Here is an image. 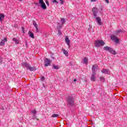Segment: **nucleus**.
I'll return each mask as SVG.
<instances>
[{
    "label": "nucleus",
    "mask_w": 127,
    "mask_h": 127,
    "mask_svg": "<svg viewBox=\"0 0 127 127\" xmlns=\"http://www.w3.org/2000/svg\"><path fill=\"white\" fill-rule=\"evenodd\" d=\"M0 62H1V58L0 57Z\"/></svg>",
    "instance_id": "79ce46f5"
},
{
    "label": "nucleus",
    "mask_w": 127,
    "mask_h": 127,
    "mask_svg": "<svg viewBox=\"0 0 127 127\" xmlns=\"http://www.w3.org/2000/svg\"><path fill=\"white\" fill-rule=\"evenodd\" d=\"M50 63H51V61L48 60V59L46 58L44 60V65L45 67H48L50 65Z\"/></svg>",
    "instance_id": "423d86ee"
},
{
    "label": "nucleus",
    "mask_w": 127,
    "mask_h": 127,
    "mask_svg": "<svg viewBox=\"0 0 127 127\" xmlns=\"http://www.w3.org/2000/svg\"><path fill=\"white\" fill-rule=\"evenodd\" d=\"M45 80V77L44 76H42V79H41V81H42V82H44V80Z\"/></svg>",
    "instance_id": "7c9ffc66"
},
{
    "label": "nucleus",
    "mask_w": 127,
    "mask_h": 127,
    "mask_svg": "<svg viewBox=\"0 0 127 127\" xmlns=\"http://www.w3.org/2000/svg\"><path fill=\"white\" fill-rule=\"evenodd\" d=\"M103 49H104V50H106V51H109V52L110 51H112V48L108 46L104 47L103 48Z\"/></svg>",
    "instance_id": "ddd939ff"
},
{
    "label": "nucleus",
    "mask_w": 127,
    "mask_h": 127,
    "mask_svg": "<svg viewBox=\"0 0 127 127\" xmlns=\"http://www.w3.org/2000/svg\"><path fill=\"white\" fill-rule=\"evenodd\" d=\"M91 81L95 82L96 81V73H92L91 76Z\"/></svg>",
    "instance_id": "9b49d317"
},
{
    "label": "nucleus",
    "mask_w": 127,
    "mask_h": 127,
    "mask_svg": "<svg viewBox=\"0 0 127 127\" xmlns=\"http://www.w3.org/2000/svg\"><path fill=\"white\" fill-rule=\"evenodd\" d=\"M58 35H60V36L62 35V33L61 32V30H58Z\"/></svg>",
    "instance_id": "cd10ccee"
},
{
    "label": "nucleus",
    "mask_w": 127,
    "mask_h": 127,
    "mask_svg": "<svg viewBox=\"0 0 127 127\" xmlns=\"http://www.w3.org/2000/svg\"><path fill=\"white\" fill-rule=\"evenodd\" d=\"M7 41V39L6 38H3V39L1 40L0 42V46H3L5 44V42Z\"/></svg>",
    "instance_id": "9d476101"
},
{
    "label": "nucleus",
    "mask_w": 127,
    "mask_h": 127,
    "mask_svg": "<svg viewBox=\"0 0 127 127\" xmlns=\"http://www.w3.org/2000/svg\"><path fill=\"white\" fill-rule=\"evenodd\" d=\"M70 40H69V38H68V37H66L65 43H66L67 45H68V46H70Z\"/></svg>",
    "instance_id": "4468645a"
},
{
    "label": "nucleus",
    "mask_w": 127,
    "mask_h": 127,
    "mask_svg": "<svg viewBox=\"0 0 127 127\" xmlns=\"http://www.w3.org/2000/svg\"><path fill=\"white\" fill-rule=\"evenodd\" d=\"M22 66L23 67H25L27 70L28 69L29 71H35L36 68L34 67H31L30 64H28L27 63H23L21 64Z\"/></svg>",
    "instance_id": "f03ea898"
},
{
    "label": "nucleus",
    "mask_w": 127,
    "mask_h": 127,
    "mask_svg": "<svg viewBox=\"0 0 127 127\" xmlns=\"http://www.w3.org/2000/svg\"><path fill=\"white\" fill-rule=\"evenodd\" d=\"M104 44H105V42L103 40H97L94 42L95 47H101L104 46Z\"/></svg>",
    "instance_id": "7ed1b4c3"
},
{
    "label": "nucleus",
    "mask_w": 127,
    "mask_h": 127,
    "mask_svg": "<svg viewBox=\"0 0 127 127\" xmlns=\"http://www.w3.org/2000/svg\"><path fill=\"white\" fill-rule=\"evenodd\" d=\"M39 3L41 4V7H42L43 9H46V8H47V6H46V4H45L43 0H39Z\"/></svg>",
    "instance_id": "20e7f679"
},
{
    "label": "nucleus",
    "mask_w": 127,
    "mask_h": 127,
    "mask_svg": "<svg viewBox=\"0 0 127 127\" xmlns=\"http://www.w3.org/2000/svg\"><path fill=\"white\" fill-rule=\"evenodd\" d=\"M25 44L26 46H27V41H25Z\"/></svg>",
    "instance_id": "4c0bfd02"
},
{
    "label": "nucleus",
    "mask_w": 127,
    "mask_h": 127,
    "mask_svg": "<svg viewBox=\"0 0 127 127\" xmlns=\"http://www.w3.org/2000/svg\"><path fill=\"white\" fill-rule=\"evenodd\" d=\"M58 117H59V114H53L51 116L52 118H58Z\"/></svg>",
    "instance_id": "aec40b11"
},
{
    "label": "nucleus",
    "mask_w": 127,
    "mask_h": 127,
    "mask_svg": "<svg viewBox=\"0 0 127 127\" xmlns=\"http://www.w3.org/2000/svg\"><path fill=\"white\" fill-rule=\"evenodd\" d=\"M73 81H74V82H76L77 81V80L76 79H74Z\"/></svg>",
    "instance_id": "a19ab883"
},
{
    "label": "nucleus",
    "mask_w": 127,
    "mask_h": 127,
    "mask_svg": "<svg viewBox=\"0 0 127 127\" xmlns=\"http://www.w3.org/2000/svg\"><path fill=\"white\" fill-rule=\"evenodd\" d=\"M36 28V33L39 32V31H40V29L38 28V26H37L36 27H35Z\"/></svg>",
    "instance_id": "412c9836"
},
{
    "label": "nucleus",
    "mask_w": 127,
    "mask_h": 127,
    "mask_svg": "<svg viewBox=\"0 0 127 127\" xmlns=\"http://www.w3.org/2000/svg\"><path fill=\"white\" fill-rule=\"evenodd\" d=\"M105 1H106V2H107V3H109V0H105Z\"/></svg>",
    "instance_id": "e433bc0d"
},
{
    "label": "nucleus",
    "mask_w": 127,
    "mask_h": 127,
    "mask_svg": "<svg viewBox=\"0 0 127 127\" xmlns=\"http://www.w3.org/2000/svg\"><path fill=\"white\" fill-rule=\"evenodd\" d=\"M45 2H46L47 5L48 6H49V1H48V0H46L45 1Z\"/></svg>",
    "instance_id": "c85d7f7f"
},
{
    "label": "nucleus",
    "mask_w": 127,
    "mask_h": 127,
    "mask_svg": "<svg viewBox=\"0 0 127 127\" xmlns=\"http://www.w3.org/2000/svg\"><path fill=\"white\" fill-rule=\"evenodd\" d=\"M12 40L16 44H19V41H18L15 38H13Z\"/></svg>",
    "instance_id": "dca6fc26"
},
{
    "label": "nucleus",
    "mask_w": 127,
    "mask_h": 127,
    "mask_svg": "<svg viewBox=\"0 0 127 127\" xmlns=\"http://www.w3.org/2000/svg\"><path fill=\"white\" fill-rule=\"evenodd\" d=\"M88 58H84V59H83V63L85 64H87V63H88Z\"/></svg>",
    "instance_id": "a211bd4d"
},
{
    "label": "nucleus",
    "mask_w": 127,
    "mask_h": 127,
    "mask_svg": "<svg viewBox=\"0 0 127 127\" xmlns=\"http://www.w3.org/2000/svg\"><path fill=\"white\" fill-rule=\"evenodd\" d=\"M92 11L93 13V16L94 17H96V16H97V14L98 13V8L96 7H94L92 8Z\"/></svg>",
    "instance_id": "0eeeda50"
},
{
    "label": "nucleus",
    "mask_w": 127,
    "mask_h": 127,
    "mask_svg": "<svg viewBox=\"0 0 127 127\" xmlns=\"http://www.w3.org/2000/svg\"><path fill=\"white\" fill-rule=\"evenodd\" d=\"M126 31H123V30H118L117 31H116V34H119V33H121V32H125Z\"/></svg>",
    "instance_id": "4be33fe9"
},
{
    "label": "nucleus",
    "mask_w": 127,
    "mask_h": 127,
    "mask_svg": "<svg viewBox=\"0 0 127 127\" xmlns=\"http://www.w3.org/2000/svg\"><path fill=\"white\" fill-rule=\"evenodd\" d=\"M100 80H104L105 78H104V77L101 76L100 77Z\"/></svg>",
    "instance_id": "c9c22d12"
},
{
    "label": "nucleus",
    "mask_w": 127,
    "mask_h": 127,
    "mask_svg": "<svg viewBox=\"0 0 127 127\" xmlns=\"http://www.w3.org/2000/svg\"><path fill=\"white\" fill-rule=\"evenodd\" d=\"M98 66L96 64H94L92 66V71L93 74H96V70H97V67Z\"/></svg>",
    "instance_id": "1a4fd4ad"
},
{
    "label": "nucleus",
    "mask_w": 127,
    "mask_h": 127,
    "mask_svg": "<svg viewBox=\"0 0 127 127\" xmlns=\"http://www.w3.org/2000/svg\"><path fill=\"white\" fill-rule=\"evenodd\" d=\"M53 67L54 69H56V70H58V69H59V66L58 65H56L55 64H53Z\"/></svg>",
    "instance_id": "6ab92c4d"
},
{
    "label": "nucleus",
    "mask_w": 127,
    "mask_h": 127,
    "mask_svg": "<svg viewBox=\"0 0 127 127\" xmlns=\"http://www.w3.org/2000/svg\"><path fill=\"white\" fill-rule=\"evenodd\" d=\"M32 113L33 114V115L36 114V110H32Z\"/></svg>",
    "instance_id": "c756f323"
},
{
    "label": "nucleus",
    "mask_w": 127,
    "mask_h": 127,
    "mask_svg": "<svg viewBox=\"0 0 127 127\" xmlns=\"http://www.w3.org/2000/svg\"><path fill=\"white\" fill-rule=\"evenodd\" d=\"M53 2L54 3H58V1H57L56 0H53Z\"/></svg>",
    "instance_id": "2f4dec72"
},
{
    "label": "nucleus",
    "mask_w": 127,
    "mask_h": 127,
    "mask_svg": "<svg viewBox=\"0 0 127 127\" xmlns=\"http://www.w3.org/2000/svg\"><path fill=\"white\" fill-rule=\"evenodd\" d=\"M61 1V4H63V3H64V1H63V0H60Z\"/></svg>",
    "instance_id": "473e14b6"
},
{
    "label": "nucleus",
    "mask_w": 127,
    "mask_h": 127,
    "mask_svg": "<svg viewBox=\"0 0 127 127\" xmlns=\"http://www.w3.org/2000/svg\"><path fill=\"white\" fill-rule=\"evenodd\" d=\"M61 21H62V24H65V19L64 18H62L61 19Z\"/></svg>",
    "instance_id": "393cba45"
},
{
    "label": "nucleus",
    "mask_w": 127,
    "mask_h": 127,
    "mask_svg": "<svg viewBox=\"0 0 127 127\" xmlns=\"http://www.w3.org/2000/svg\"><path fill=\"white\" fill-rule=\"evenodd\" d=\"M111 39L114 41L115 43H119V40L117 36L113 35L111 36Z\"/></svg>",
    "instance_id": "39448f33"
},
{
    "label": "nucleus",
    "mask_w": 127,
    "mask_h": 127,
    "mask_svg": "<svg viewBox=\"0 0 127 127\" xmlns=\"http://www.w3.org/2000/svg\"><path fill=\"white\" fill-rule=\"evenodd\" d=\"M62 52H63L64 54V55L66 56V57H67L68 55H69L68 51H66V50L65 49H63Z\"/></svg>",
    "instance_id": "2eb2a0df"
},
{
    "label": "nucleus",
    "mask_w": 127,
    "mask_h": 127,
    "mask_svg": "<svg viewBox=\"0 0 127 127\" xmlns=\"http://www.w3.org/2000/svg\"><path fill=\"white\" fill-rule=\"evenodd\" d=\"M102 73H104V74H107L108 75H110L111 74V72L109 69H103L101 70Z\"/></svg>",
    "instance_id": "6e6552de"
},
{
    "label": "nucleus",
    "mask_w": 127,
    "mask_h": 127,
    "mask_svg": "<svg viewBox=\"0 0 127 127\" xmlns=\"http://www.w3.org/2000/svg\"><path fill=\"white\" fill-rule=\"evenodd\" d=\"M97 0H91V1H96Z\"/></svg>",
    "instance_id": "ea45409f"
},
{
    "label": "nucleus",
    "mask_w": 127,
    "mask_h": 127,
    "mask_svg": "<svg viewBox=\"0 0 127 127\" xmlns=\"http://www.w3.org/2000/svg\"><path fill=\"white\" fill-rule=\"evenodd\" d=\"M112 54H114V55H116L117 54V52H116V51L113 50V49L112 48V51L110 52Z\"/></svg>",
    "instance_id": "b1692460"
},
{
    "label": "nucleus",
    "mask_w": 127,
    "mask_h": 127,
    "mask_svg": "<svg viewBox=\"0 0 127 127\" xmlns=\"http://www.w3.org/2000/svg\"><path fill=\"white\" fill-rule=\"evenodd\" d=\"M34 3H35V4L36 5H38V3H37V2H35Z\"/></svg>",
    "instance_id": "58836bf2"
},
{
    "label": "nucleus",
    "mask_w": 127,
    "mask_h": 127,
    "mask_svg": "<svg viewBox=\"0 0 127 127\" xmlns=\"http://www.w3.org/2000/svg\"><path fill=\"white\" fill-rule=\"evenodd\" d=\"M2 18H4V14L0 13V21H2Z\"/></svg>",
    "instance_id": "f3484780"
},
{
    "label": "nucleus",
    "mask_w": 127,
    "mask_h": 127,
    "mask_svg": "<svg viewBox=\"0 0 127 127\" xmlns=\"http://www.w3.org/2000/svg\"><path fill=\"white\" fill-rule=\"evenodd\" d=\"M72 64H70V65H71Z\"/></svg>",
    "instance_id": "a18cd8bd"
},
{
    "label": "nucleus",
    "mask_w": 127,
    "mask_h": 127,
    "mask_svg": "<svg viewBox=\"0 0 127 127\" xmlns=\"http://www.w3.org/2000/svg\"><path fill=\"white\" fill-rule=\"evenodd\" d=\"M67 103L68 105L70 107L74 106L75 105V97H73L72 95L68 96L67 99Z\"/></svg>",
    "instance_id": "f257e3e1"
},
{
    "label": "nucleus",
    "mask_w": 127,
    "mask_h": 127,
    "mask_svg": "<svg viewBox=\"0 0 127 127\" xmlns=\"http://www.w3.org/2000/svg\"><path fill=\"white\" fill-rule=\"evenodd\" d=\"M89 28H88V30H90L91 28H92V26H91V25H89Z\"/></svg>",
    "instance_id": "f704fd0d"
},
{
    "label": "nucleus",
    "mask_w": 127,
    "mask_h": 127,
    "mask_svg": "<svg viewBox=\"0 0 127 127\" xmlns=\"http://www.w3.org/2000/svg\"><path fill=\"white\" fill-rule=\"evenodd\" d=\"M33 24L35 27L36 26H38V25L36 23V22H35V21L34 20L33 21Z\"/></svg>",
    "instance_id": "a878e982"
},
{
    "label": "nucleus",
    "mask_w": 127,
    "mask_h": 127,
    "mask_svg": "<svg viewBox=\"0 0 127 127\" xmlns=\"http://www.w3.org/2000/svg\"><path fill=\"white\" fill-rule=\"evenodd\" d=\"M29 36L31 38H34V34L32 32H30Z\"/></svg>",
    "instance_id": "5701e85b"
},
{
    "label": "nucleus",
    "mask_w": 127,
    "mask_h": 127,
    "mask_svg": "<svg viewBox=\"0 0 127 127\" xmlns=\"http://www.w3.org/2000/svg\"><path fill=\"white\" fill-rule=\"evenodd\" d=\"M19 1H22V0H18Z\"/></svg>",
    "instance_id": "37998d69"
},
{
    "label": "nucleus",
    "mask_w": 127,
    "mask_h": 127,
    "mask_svg": "<svg viewBox=\"0 0 127 127\" xmlns=\"http://www.w3.org/2000/svg\"><path fill=\"white\" fill-rule=\"evenodd\" d=\"M61 28H62V25H60L59 26H57V29H61Z\"/></svg>",
    "instance_id": "bb28decb"
},
{
    "label": "nucleus",
    "mask_w": 127,
    "mask_h": 127,
    "mask_svg": "<svg viewBox=\"0 0 127 127\" xmlns=\"http://www.w3.org/2000/svg\"><path fill=\"white\" fill-rule=\"evenodd\" d=\"M22 30L23 32V33H25V32H24V28L23 27H22Z\"/></svg>",
    "instance_id": "72a5a7b5"
},
{
    "label": "nucleus",
    "mask_w": 127,
    "mask_h": 127,
    "mask_svg": "<svg viewBox=\"0 0 127 127\" xmlns=\"http://www.w3.org/2000/svg\"><path fill=\"white\" fill-rule=\"evenodd\" d=\"M94 18H95V20L97 21V22L98 23V24H99L100 25H101V17H97V16L96 17H94Z\"/></svg>",
    "instance_id": "f8f14e48"
},
{
    "label": "nucleus",
    "mask_w": 127,
    "mask_h": 127,
    "mask_svg": "<svg viewBox=\"0 0 127 127\" xmlns=\"http://www.w3.org/2000/svg\"><path fill=\"white\" fill-rule=\"evenodd\" d=\"M72 64H70V65H71Z\"/></svg>",
    "instance_id": "c03bdc74"
}]
</instances>
